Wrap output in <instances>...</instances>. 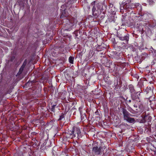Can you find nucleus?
<instances>
[{
    "label": "nucleus",
    "mask_w": 156,
    "mask_h": 156,
    "mask_svg": "<svg viewBox=\"0 0 156 156\" xmlns=\"http://www.w3.org/2000/svg\"><path fill=\"white\" fill-rule=\"evenodd\" d=\"M142 116L143 117V118L140 120V123H144L146 122L149 123V122H151L152 117L149 115H146L144 112L142 115ZM148 124H149V123H148Z\"/></svg>",
    "instance_id": "nucleus-9"
},
{
    "label": "nucleus",
    "mask_w": 156,
    "mask_h": 156,
    "mask_svg": "<svg viewBox=\"0 0 156 156\" xmlns=\"http://www.w3.org/2000/svg\"><path fill=\"white\" fill-rule=\"evenodd\" d=\"M67 23L66 24L65 30H70L72 28L76 26L77 21L74 18H73L70 20L67 19Z\"/></svg>",
    "instance_id": "nucleus-6"
},
{
    "label": "nucleus",
    "mask_w": 156,
    "mask_h": 156,
    "mask_svg": "<svg viewBox=\"0 0 156 156\" xmlns=\"http://www.w3.org/2000/svg\"><path fill=\"white\" fill-rule=\"evenodd\" d=\"M99 112L98 111V110H97L96 111V112H95V114L96 115H99Z\"/></svg>",
    "instance_id": "nucleus-34"
},
{
    "label": "nucleus",
    "mask_w": 156,
    "mask_h": 156,
    "mask_svg": "<svg viewBox=\"0 0 156 156\" xmlns=\"http://www.w3.org/2000/svg\"><path fill=\"white\" fill-rule=\"evenodd\" d=\"M147 2L150 5H152L154 2L153 0H147Z\"/></svg>",
    "instance_id": "nucleus-28"
},
{
    "label": "nucleus",
    "mask_w": 156,
    "mask_h": 156,
    "mask_svg": "<svg viewBox=\"0 0 156 156\" xmlns=\"http://www.w3.org/2000/svg\"><path fill=\"white\" fill-rule=\"evenodd\" d=\"M65 114L63 113H62L60 115L59 118L58 119V121H60L62 120L64 118Z\"/></svg>",
    "instance_id": "nucleus-23"
},
{
    "label": "nucleus",
    "mask_w": 156,
    "mask_h": 156,
    "mask_svg": "<svg viewBox=\"0 0 156 156\" xmlns=\"http://www.w3.org/2000/svg\"><path fill=\"white\" fill-rule=\"evenodd\" d=\"M74 57L72 56H70L69 58V62L71 64L73 63Z\"/></svg>",
    "instance_id": "nucleus-22"
},
{
    "label": "nucleus",
    "mask_w": 156,
    "mask_h": 156,
    "mask_svg": "<svg viewBox=\"0 0 156 156\" xmlns=\"http://www.w3.org/2000/svg\"><path fill=\"white\" fill-rule=\"evenodd\" d=\"M26 60V59L25 60L23 63V64L22 65L21 67V68H23V69H24V68H25L27 64Z\"/></svg>",
    "instance_id": "nucleus-25"
},
{
    "label": "nucleus",
    "mask_w": 156,
    "mask_h": 156,
    "mask_svg": "<svg viewBox=\"0 0 156 156\" xmlns=\"http://www.w3.org/2000/svg\"><path fill=\"white\" fill-rule=\"evenodd\" d=\"M135 8L134 4L131 2V0H128L123 1L120 5V12L123 13L124 10L126 11H130Z\"/></svg>",
    "instance_id": "nucleus-3"
},
{
    "label": "nucleus",
    "mask_w": 156,
    "mask_h": 156,
    "mask_svg": "<svg viewBox=\"0 0 156 156\" xmlns=\"http://www.w3.org/2000/svg\"><path fill=\"white\" fill-rule=\"evenodd\" d=\"M121 110V112H122L124 120L130 123H135V119L131 117L133 116V115L128 112L126 108H122Z\"/></svg>",
    "instance_id": "nucleus-4"
},
{
    "label": "nucleus",
    "mask_w": 156,
    "mask_h": 156,
    "mask_svg": "<svg viewBox=\"0 0 156 156\" xmlns=\"http://www.w3.org/2000/svg\"><path fill=\"white\" fill-rule=\"evenodd\" d=\"M108 21L111 22H113L115 23V17L114 16H111L110 18H109Z\"/></svg>",
    "instance_id": "nucleus-21"
},
{
    "label": "nucleus",
    "mask_w": 156,
    "mask_h": 156,
    "mask_svg": "<svg viewBox=\"0 0 156 156\" xmlns=\"http://www.w3.org/2000/svg\"><path fill=\"white\" fill-rule=\"evenodd\" d=\"M133 106L135 108V109H136V108H138V106H137V105H136L135 104H134V105H133Z\"/></svg>",
    "instance_id": "nucleus-35"
},
{
    "label": "nucleus",
    "mask_w": 156,
    "mask_h": 156,
    "mask_svg": "<svg viewBox=\"0 0 156 156\" xmlns=\"http://www.w3.org/2000/svg\"><path fill=\"white\" fill-rule=\"evenodd\" d=\"M24 69L21 67H20V68L19 69V71H20V72H22L23 71V70Z\"/></svg>",
    "instance_id": "nucleus-32"
},
{
    "label": "nucleus",
    "mask_w": 156,
    "mask_h": 156,
    "mask_svg": "<svg viewBox=\"0 0 156 156\" xmlns=\"http://www.w3.org/2000/svg\"><path fill=\"white\" fill-rule=\"evenodd\" d=\"M56 106V105H53L51 106V112H55V108Z\"/></svg>",
    "instance_id": "nucleus-26"
},
{
    "label": "nucleus",
    "mask_w": 156,
    "mask_h": 156,
    "mask_svg": "<svg viewBox=\"0 0 156 156\" xmlns=\"http://www.w3.org/2000/svg\"><path fill=\"white\" fill-rule=\"evenodd\" d=\"M2 99L0 98V103L1 102V101L2 100Z\"/></svg>",
    "instance_id": "nucleus-38"
},
{
    "label": "nucleus",
    "mask_w": 156,
    "mask_h": 156,
    "mask_svg": "<svg viewBox=\"0 0 156 156\" xmlns=\"http://www.w3.org/2000/svg\"><path fill=\"white\" fill-rule=\"evenodd\" d=\"M92 153H94L95 155H98L101 153L102 149L101 147L98 145V143L94 142L92 144Z\"/></svg>",
    "instance_id": "nucleus-7"
},
{
    "label": "nucleus",
    "mask_w": 156,
    "mask_h": 156,
    "mask_svg": "<svg viewBox=\"0 0 156 156\" xmlns=\"http://www.w3.org/2000/svg\"><path fill=\"white\" fill-rule=\"evenodd\" d=\"M64 45H62L60 47H58L57 48H55V49H57L58 52L60 53H62L64 51Z\"/></svg>",
    "instance_id": "nucleus-19"
},
{
    "label": "nucleus",
    "mask_w": 156,
    "mask_h": 156,
    "mask_svg": "<svg viewBox=\"0 0 156 156\" xmlns=\"http://www.w3.org/2000/svg\"><path fill=\"white\" fill-rule=\"evenodd\" d=\"M135 5V8H136L139 11H141L142 10L141 5L139 3H133Z\"/></svg>",
    "instance_id": "nucleus-20"
},
{
    "label": "nucleus",
    "mask_w": 156,
    "mask_h": 156,
    "mask_svg": "<svg viewBox=\"0 0 156 156\" xmlns=\"http://www.w3.org/2000/svg\"><path fill=\"white\" fill-rule=\"evenodd\" d=\"M127 99H126V101L127 102H128L129 103L131 102V100H129L128 101L127 100Z\"/></svg>",
    "instance_id": "nucleus-36"
},
{
    "label": "nucleus",
    "mask_w": 156,
    "mask_h": 156,
    "mask_svg": "<svg viewBox=\"0 0 156 156\" xmlns=\"http://www.w3.org/2000/svg\"><path fill=\"white\" fill-rule=\"evenodd\" d=\"M150 106L151 108L153 109H156V100L152 101L150 102Z\"/></svg>",
    "instance_id": "nucleus-15"
},
{
    "label": "nucleus",
    "mask_w": 156,
    "mask_h": 156,
    "mask_svg": "<svg viewBox=\"0 0 156 156\" xmlns=\"http://www.w3.org/2000/svg\"><path fill=\"white\" fill-rule=\"evenodd\" d=\"M114 86L116 89H120L121 87L119 84V81L118 80H114Z\"/></svg>",
    "instance_id": "nucleus-18"
},
{
    "label": "nucleus",
    "mask_w": 156,
    "mask_h": 156,
    "mask_svg": "<svg viewBox=\"0 0 156 156\" xmlns=\"http://www.w3.org/2000/svg\"><path fill=\"white\" fill-rule=\"evenodd\" d=\"M22 72H20V71H19L17 73V74L16 75V76H18L20 75Z\"/></svg>",
    "instance_id": "nucleus-31"
},
{
    "label": "nucleus",
    "mask_w": 156,
    "mask_h": 156,
    "mask_svg": "<svg viewBox=\"0 0 156 156\" xmlns=\"http://www.w3.org/2000/svg\"><path fill=\"white\" fill-rule=\"evenodd\" d=\"M152 17V15L151 14L148 13H144L142 15V19L144 20H148Z\"/></svg>",
    "instance_id": "nucleus-13"
},
{
    "label": "nucleus",
    "mask_w": 156,
    "mask_h": 156,
    "mask_svg": "<svg viewBox=\"0 0 156 156\" xmlns=\"http://www.w3.org/2000/svg\"><path fill=\"white\" fill-rule=\"evenodd\" d=\"M144 109V108L142 105H140L137 108L135 109L134 112L132 113L134 114L141 113L143 112Z\"/></svg>",
    "instance_id": "nucleus-12"
},
{
    "label": "nucleus",
    "mask_w": 156,
    "mask_h": 156,
    "mask_svg": "<svg viewBox=\"0 0 156 156\" xmlns=\"http://www.w3.org/2000/svg\"><path fill=\"white\" fill-rule=\"evenodd\" d=\"M38 83L35 80L30 81L29 80L24 85V87L28 88L29 89H31L33 90H34L37 88L36 85Z\"/></svg>",
    "instance_id": "nucleus-8"
},
{
    "label": "nucleus",
    "mask_w": 156,
    "mask_h": 156,
    "mask_svg": "<svg viewBox=\"0 0 156 156\" xmlns=\"http://www.w3.org/2000/svg\"><path fill=\"white\" fill-rule=\"evenodd\" d=\"M90 5L92 6V14L95 18H100L101 20L105 17V13L107 9L106 2L104 1L102 2L97 3L94 1L92 2Z\"/></svg>",
    "instance_id": "nucleus-1"
},
{
    "label": "nucleus",
    "mask_w": 156,
    "mask_h": 156,
    "mask_svg": "<svg viewBox=\"0 0 156 156\" xmlns=\"http://www.w3.org/2000/svg\"><path fill=\"white\" fill-rule=\"evenodd\" d=\"M67 16H66V15H65L64 14L62 13V15L61 16L60 18H64V17H66Z\"/></svg>",
    "instance_id": "nucleus-30"
},
{
    "label": "nucleus",
    "mask_w": 156,
    "mask_h": 156,
    "mask_svg": "<svg viewBox=\"0 0 156 156\" xmlns=\"http://www.w3.org/2000/svg\"><path fill=\"white\" fill-rule=\"evenodd\" d=\"M113 4L112 3H110L109 4L108 6L109 11H108L109 12H112V9H110V8H112L113 6Z\"/></svg>",
    "instance_id": "nucleus-24"
},
{
    "label": "nucleus",
    "mask_w": 156,
    "mask_h": 156,
    "mask_svg": "<svg viewBox=\"0 0 156 156\" xmlns=\"http://www.w3.org/2000/svg\"><path fill=\"white\" fill-rule=\"evenodd\" d=\"M147 98L148 99V100L150 102H151L152 101H154V100H156L155 99V96L153 94V96H147Z\"/></svg>",
    "instance_id": "nucleus-17"
},
{
    "label": "nucleus",
    "mask_w": 156,
    "mask_h": 156,
    "mask_svg": "<svg viewBox=\"0 0 156 156\" xmlns=\"http://www.w3.org/2000/svg\"><path fill=\"white\" fill-rule=\"evenodd\" d=\"M153 89L154 87L153 86H148L146 89L144 90V92L146 94L147 97L148 96H153L154 94L153 91Z\"/></svg>",
    "instance_id": "nucleus-10"
},
{
    "label": "nucleus",
    "mask_w": 156,
    "mask_h": 156,
    "mask_svg": "<svg viewBox=\"0 0 156 156\" xmlns=\"http://www.w3.org/2000/svg\"><path fill=\"white\" fill-rule=\"evenodd\" d=\"M73 134L75 135V137H76L78 139H79L81 137L80 129L77 127L74 128V132Z\"/></svg>",
    "instance_id": "nucleus-11"
},
{
    "label": "nucleus",
    "mask_w": 156,
    "mask_h": 156,
    "mask_svg": "<svg viewBox=\"0 0 156 156\" xmlns=\"http://www.w3.org/2000/svg\"><path fill=\"white\" fill-rule=\"evenodd\" d=\"M108 84H109V85H111V81H110L109 83H108Z\"/></svg>",
    "instance_id": "nucleus-37"
},
{
    "label": "nucleus",
    "mask_w": 156,
    "mask_h": 156,
    "mask_svg": "<svg viewBox=\"0 0 156 156\" xmlns=\"http://www.w3.org/2000/svg\"><path fill=\"white\" fill-rule=\"evenodd\" d=\"M15 57L14 56L11 57L10 59V61L11 62H12L14 60V59H15Z\"/></svg>",
    "instance_id": "nucleus-29"
},
{
    "label": "nucleus",
    "mask_w": 156,
    "mask_h": 156,
    "mask_svg": "<svg viewBox=\"0 0 156 156\" xmlns=\"http://www.w3.org/2000/svg\"><path fill=\"white\" fill-rule=\"evenodd\" d=\"M74 132V127L71 130L68 131V137L71 139H72L75 137V135L73 134Z\"/></svg>",
    "instance_id": "nucleus-14"
},
{
    "label": "nucleus",
    "mask_w": 156,
    "mask_h": 156,
    "mask_svg": "<svg viewBox=\"0 0 156 156\" xmlns=\"http://www.w3.org/2000/svg\"><path fill=\"white\" fill-rule=\"evenodd\" d=\"M83 108V106H81L79 108V111L80 114H82V110Z\"/></svg>",
    "instance_id": "nucleus-27"
},
{
    "label": "nucleus",
    "mask_w": 156,
    "mask_h": 156,
    "mask_svg": "<svg viewBox=\"0 0 156 156\" xmlns=\"http://www.w3.org/2000/svg\"><path fill=\"white\" fill-rule=\"evenodd\" d=\"M156 60H155L154 59V60H153V62H151L152 64V65H154L156 63Z\"/></svg>",
    "instance_id": "nucleus-33"
},
{
    "label": "nucleus",
    "mask_w": 156,
    "mask_h": 156,
    "mask_svg": "<svg viewBox=\"0 0 156 156\" xmlns=\"http://www.w3.org/2000/svg\"><path fill=\"white\" fill-rule=\"evenodd\" d=\"M150 51H151L153 55V58L155 60H156V50L154 49L152 47L150 48Z\"/></svg>",
    "instance_id": "nucleus-16"
},
{
    "label": "nucleus",
    "mask_w": 156,
    "mask_h": 156,
    "mask_svg": "<svg viewBox=\"0 0 156 156\" xmlns=\"http://www.w3.org/2000/svg\"><path fill=\"white\" fill-rule=\"evenodd\" d=\"M74 102H73V103H72V104L73 105V104H74Z\"/></svg>",
    "instance_id": "nucleus-39"
},
{
    "label": "nucleus",
    "mask_w": 156,
    "mask_h": 156,
    "mask_svg": "<svg viewBox=\"0 0 156 156\" xmlns=\"http://www.w3.org/2000/svg\"><path fill=\"white\" fill-rule=\"evenodd\" d=\"M128 88L132 100L137 103L140 102L142 93L141 89H140L136 91L134 86L132 84H130L128 86Z\"/></svg>",
    "instance_id": "nucleus-2"
},
{
    "label": "nucleus",
    "mask_w": 156,
    "mask_h": 156,
    "mask_svg": "<svg viewBox=\"0 0 156 156\" xmlns=\"http://www.w3.org/2000/svg\"><path fill=\"white\" fill-rule=\"evenodd\" d=\"M129 34H126L123 30H119L117 32V37H118L120 40L123 41L122 44L123 43L124 45L122 46V47L124 46L125 45L127 44L128 43L129 38Z\"/></svg>",
    "instance_id": "nucleus-5"
}]
</instances>
